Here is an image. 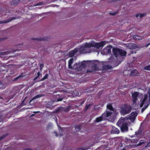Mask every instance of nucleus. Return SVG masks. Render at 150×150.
Masks as SVG:
<instances>
[{"mask_svg":"<svg viewBox=\"0 0 150 150\" xmlns=\"http://www.w3.org/2000/svg\"><path fill=\"white\" fill-rule=\"evenodd\" d=\"M112 52L116 58L119 56H125L126 55L127 52L117 47L113 48L112 50Z\"/></svg>","mask_w":150,"mask_h":150,"instance_id":"f257e3e1","label":"nucleus"},{"mask_svg":"<svg viewBox=\"0 0 150 150\" xmlns=\"http://www.w3.org/2000/svg\"><path fill=\"white\" fill-rule=\"evenodd\" d=\"M132 109V108L130 105L125 104L121 108L120 112L121 115H124L129 113L131 112Z\"/></svg>","mask_w":150,"mask_h":150,"instance_id":"f03ea898","label":"nucleus"},{"mask_svg":"<svg viewBox=\"0 0 150 150\" xmlns=\"http://www.w3.org/2000/svg\"><path fill=\"white\" fill-rule=\"evenodd\" d=\"M74 69L79 71H81L86 67V62L83 61L81 62L75 63L74 65Z\"/></svg>","mask_w":150,"mask_h":150,"instance_id":"7ed1b4c3","label":"nucleus"},{"mask_svg":"<svg viewBox=\"0 0 150 150\" xmlns=\"http://www.w3.org/2000/svg\"><path fill=\"white\" fill-rule=\"evenodd\" d=\"M131 146L130 145H126V144L124 143V142H121V143L119 145L118 148V150H128Z\"/></svg>","mask_w":150,"mask_h":150,"instance_id":"20e7f679","label":"nucleus"},{"mask_svg":"<svg viewBox=\"0 0 150 150\" xmlns=\"http://www.w3.org/2000/svg\"><path fill=\"white\" fill-rule=\"evenodd\" d=\"M25 75L21 73L19 76L14 79L13 81H17L18 82H20L24 81L25 79Z\"/></svg>","mask_w":150,"mask_h":150,"instance_id":"39448f33","label":"nucleus"},{"mask_svg":"<svg viewBox=\"0 0 150 150\" xmlns=\"http://www.w3.org/2000/svg\"><path fill=\"white\" fill-rule=\"evenodd\" d=\"M122 142H124V143H125L126 145H130L131 146L130 147H129V149L133 148V146L134 144H132L131 139H128L127 137L125 138V139H124L122 141Z\"/></svg>","mask_w":150,"mask_h":150,"instance_id":"423d86ee","label":"nucleus"},{"mask_svg":"<svg viewBox=\"0 0 150 150\" xmlns=\"http://www.w3.org/2000/svg\"><path fill=\"white\" fill-rule=\"evenodd\" d=\"M112 112L108 110H106L102 115L103 117V120H106L108 119V118L110 116Z\"/></svg>","mask_w":150,"mask_h":150,"instance_id":"0eeeda50","label":"nucleus"},{"mask_svg":"<svg viewBox=\"0 0 150 150\" xmlns=\"http://www.w3.org/2000/svg\"><path fill=\"white\" fill-rule=\"evenodd\" d=\"M127 125V123L124 122L120 126H119L121 132H123L128 131V128Z\"/></svg>","mask_w":150,"mask_h":150,"instance_id":"6e6552de","label":"nucleus"},{"mask_svg":"<svg viewBox=\"0 0 150 150\" xmlns=\"http://www.w3.org/2000/svg\"><path fill=\"white\" fill-rule=\"evenodd\" d=\"M129 119L132 122H133L135 120V118L137 115V113L136 111L133 112L130 114Z\"/></svg>","mask_w":150,"mask_h":150,"instance_id":"1a4fd4ad","label":"nucleus"},{"mask_svg":"<svg viewBox=\"0 0 150 150\" xmlns=\"http://www.w3.org/2000/svg\"><path fill=\"white\" fill-rule=\"evenodd\" d=\"M42 96V94H39L33 97V98L29 102L30 104H33L35 103V100H38L39 98Z\"/></svg>","mask_w":150,"mask_h":150,"instance_id":"9d476101","label":"nucleus"},{"mask_svg":"<svg viewBox=\"0 0 150 150\" xmlns=\"http://www.w3.org/2000/svg\"><path fill=\"white\" fill-rule=\"evenodd\" d=\"M139 95V93L137 91L135 92L134 93H132V100L134 103L136 102L137 100V97Z\"/></svg>","mask_w":150,"mask_h":150,"instance_id":"9b49d317","label":"nucleus"},{"mask_svg":"<svg viewBox=\"0 0 150 150\" xmlns=\"http://www.w3.org/2000/svg\"><path fill=\"white\" fill-rule=\"evenodd\" d=\"M94 46L93 44L92 43H86L84 45V46H82L81 48L83 50V51L86 50L85 48H90L91 47Z\"/></svg>","mask_w":150,"mask_h":150,"instance_id":"f8f14e48","label":"nucleus"},{"mask_svg":"<svg viewBox=\"0 0 150 150\" xmlns=\"http://www.w3.org/2000/svg\"><path fill=\"white\" fill-rule=\"evenodd\" d=\"M127 46L129 49L131 50L135 49L137 48L136 45L133 43H129L128 44Z\"/></svg>","mask_w":150,"mask_h":150,"instance_id":"ddd939ff","label":"nucleus"},{"mask_svg":"<svg viewBox=\"0 0 150 150\" xmlns=\"http://www.w3.org/2000/svg\"><path fill=\"white\" fill-rule=\"evenodd\" d=\"M16 18H15L14 17H13L12 18H10L7 20H5L3 21H0V24H1L2 23H7L8 22H9L15 19Z\"/></svg>","mask_w":150,"mask_h":150,"instance_id":"4468645a","label":"nucleus"},{"mask_svg":"<svg viewBox=\"0 0 150 150\" xmlns=\"http://www.w3.org/2000/svg\"><path fill=\"white\" fill-rule=\"evenodd\" d=\"M105 44L104 42H101L99 43L96 44L93 47H96L97 48H99L100 47H103Z\"/></svg>","mask_w":150,"mask_h":150,"instance_id":"2eb2a0df","label":"nucleus"},{"mask_svg":"<svg viewBox=\"0 0 150 150\" xmlns=\"http://www.w3.org/2000/svg\"><path fill=\"white\" fill-rule=\"evenodd\" d=\"M125 120V118L122 117H120L117 123V125L119 127L123 123H124Z\"/></svg>","mask_w":150,"mask_h":150,"instance_id":"dca6fc26","label":"nucleus"},{"mask_svg":"<svg viewBox=\"0 0 150 150\" xmlns=\"http://www.w3.org/2000/svg\"><path fill=\"white\" fill-rule=\"evenodd\" d=\"M138 74V71L136 69H134L130 71V73L129 74L131 76H137V74Z\"/></svg>","mask_w":150,"mask_h":150,"instance_id":"f3484780","label":"nucleus"},{"mask_svg":"<svg viewBox=\"0 0 150 150\" xmlns=\"http://www.w3.org/2000/svg\"><path fill=\"white\" fill-rule=\"evenodd\" d=\"M74 62V59L73 58H71L69 59L68 61V68L69 69H73L74 68V67H72L71 65Z\"/></svg>","mask_w":150,"mask_h":150,"instance_id":"a211bd4d","label":"nucleus"},{"mask_svg":"<svg viewBox=\"0 0 150 150\" xmlns=\"http://www.w3.org/2000/svg\"><path fill=\"white\" fill-rule=\"evenodd\" d=\"M148 97H149V99L148 100V101L149 102V103H150V91L149 92V95L148 94H145L144 95V98L143 100V102H145L147 100Z\"/></svg>","mask_w":150,"mask_h":150,"instance_id":"6ab92c4d","label":"nucleus"},{"mask_svg":"<svg viewBox=\"0 0 150 150\" xmlns=\"http://www.w3.org/2000/svg\"><path fill=\"white\" fill-rule=\"evenodd\" d=\"M111 132L112 134H118L120 132V131L117 128L115 127H112V130L111 131Z\"/></svg>","mask_w":150,"mask_h":150,"instance_id":"aec40b11","label":"nucleus"},{"mask_svg":"<svg viewBox=\"0 0 150 150\" xmlns=\"http://www.w3.org/2000/svg\"><path fill=\"white\" fill-rule=\"evenodd\" d=\"M111 48L109 47H107L105 48L103 50V52H104L105 54H107L110 53L111 52Z\"/></svg>","mask_w":150,"mask_h":150,"instance_id":"412c9836","label":"nucleus"},{"mask_svg":"<svg viewBox=\"0 0 150 150\" xmlns=\"http://www.w3.org/2000/svg\"><path fill=\"white\" fill-rule=\"evenodd\" d=\"M77 50L76 49H75L74 50L70 51L69 53V56L70 57H72L77 52Z\"/></svg>","mask_w":150,"mask_h":150,"instance_id":"4be33fe9","label":"nucleus"},{"mask_svg":"<svg viewBox=\"0 0 150 150\" xmlns=\"http://www.w3.org/2000/svg\"><path fill=\"white\" fill-rule=\"evenodd\" d=\"M133 39L136 40H141L142 39V37L137 35H135L133 36Z\"/></svg>","mask_w":150,"mask_h":150,"instance_id":"5701e85b","label":"nucleus"},{"mask_svg":"<svg viewBox=\"0 0 150 150\" xmlns=\"http://www.w3.org/2000/svg\"><path fill=\"white\" fill-rule=\"evenodd\" d=\"M145 141L141 140L137 144H134V145L133 146V147H136L138 146H140L142 145L143 144H144L145 143Z\"/></svg>","mask_w":150,"mask_h":150,"instance_id":"b1692460","label":"nucleus"},{"mask_svg":"<svg viewBox=\"0 0 150 150\" xmlns=\"http://www.w3.org/2000/svg\"><path fill=\"white\" fill-rule=\"evenodd\" d=\"M103 120V117L102 115L100 117L96 118L94 122H99Z\"/></svg>","mask_w":150,"mask_h":150,"instance_id":"393cba45","label":"nucleus"},{"mask_svg":"<svg viewBox=\"0 0 150 150\" xmlns=\"http://www.w3.org/2000/svg\"><path fill=\"white\" fill-rule=\"evenodd\" d=\"M99 62L97 61H94L93 62V64L92 67H94L96 69H98L99 65L100 64L98 63Z\"/></svg>","mask_w":150,"mask_h":150,"instance_id":"a878e982","label":"nucleus"},{"mask_svg":"<svg viewBox=\"0 0 150 150\" xmlns=\"http://www.w3.org/2000/svg\"><path fill=\"white\" fill-rule=\"evenodd\" d=\"M74 108L73 107V106L71 105L67 107H65L63 109L64 111L65 112H67L70 109H74Z\"/></svg>","mask_w":150,"mask_h":150,"instance_id":"bb28decb","label":"nucleus"},{"mask_svg":"<svg viewBox=\"0 0 150 150\" xmlns=\"http://www.w3.org/2000/svg\"><path fill=\"white\" fill-rule=\"evenodd\" d=\"M32 40H35L38 41H45L46 40V38L45 37H43L42 38H31Z\"/></svg>","mask_w":150,"mask_h":150,"instance_id":"cd10ccee","label":"nucleus"},{"mask_svg":"<svg viewBox=\"0 0 150 150\" xmlns=\"http://www.w3.org/2000/svg\"><path fill=\"white\" fill-rule=\"evenodd\" d=\"M42 74L40 73V71H38L37 74L36 76L33 79L34 81H35L37 79L40 78V77H42Z\"/></svg>","mask_w":150,"mask_h":150,"instance_id":"c85d7f7f","label":"nucleus"},{"mask_svg":"<svg viewBox=\"0 0 150 150\" xmlns=\"http://www.w3.org/2000/svg\"><path fill=\"white\" fill-rule=\"evenodd\" d=\"M107 108L111 111L114 110V108L111 104H108L107 105Z\"/></svg>","mask_w":150,"mask_h":150,"instance_id":"c756f323","label":"nucleus"},{"mask_svg":"<svg viewBox=\"0 0 150 150\" xmlns=\"http://www.w3.org/2000/svg\"><path fill=\"white\" fill-rule=\"evenodd\" d=\"M120 63L118 62L117 61H113L112 62V66L113 67L118 66Z\"/></svg>","mask_w":150,"mask_h":150,"instance_id":"7c9ffc66","label":"nucleus"},{"mask_svg":"<svg viewBox=\"0 0 150 150\" xmlns=\"http://www.w3.org/2000/svg\"><path fill=\"white\" fill-rule=\"evenodd\" d=\"M92 105V104L90 103L88 104H86L85 106V108L84 109V111L85 112H86L87 110L89 108H90V107Z\"/></svg>","mask_w":150,"mask_h":150,"instance_id":"2f4dec72","label":"nucleus"},{"mask_svg":"<svg viewBox=\"0 0 150 150\" xmlns=\"http://www.w3.org/2000/svg\"><path fill=\"white\" fill-rule=\"evenodd\" d=\"M49 76V74H46L45 76L41 79H40V80H39L38 81L40 82L41 81H43L47 79L48 77Z\"/></svg>","mask_w":150,"mask_h":150,"instance_id":"473e14b6","label":"nucleus"},{"mask_svg":"<svg viewBox=\"0 0 150 150\" xmlns=\"http://www.w3.org/2000/svg\"><path fill=\"white\" fill-rule=\"evenodd\" d=\"M3 69L2 68H0V74L2 73L3 74L6 73V72L7 71V70L6 69H5L6 68L5 67H3Z\"/></svg>","mask_w":150,"mask_h":150,"instance_id":"72a5a7b5","label":"nucleus"},{"mask_svg":"<svg viewBox=\"0 0 150 150\" xmlns=\"http://www.w3.org/2000/svg\"><path fill=\"white\" fill-rule=\"evenodd\" d=\"M132 144H137V143L139 142V140L137 139H131Z\"/></svg>","mask_w":150,"mask_h":150,"instance_id":"f704fd0d","label":"nucleus"},{"mask_svg":"<svg viewBox=\"0 0 150 150\" xmlns=\"http://www.w3.org/2000/svg\"><path fill=\"white\" fill-rule=\"evenodd\" d=\"M6 88L5 85L2 83L1 81H0V89H4Z\"/></svg>","mask_w":150,"mask_h":150,"instance_id":"c9c22d12","label":"nucleus"},{"mask_svg":"<svg viewBox=\"0 0 150 150\" xmlns=\"http://www.w3.org/2000/svg\"><path fill=\"white\" fill-rule=\"evenodd\" d=\"M81 127L80 125H77L75 127V129L76 131H79L81 129Z\"/></svg>","mask_w":150,"mask_h":150,"instance_id":"e433bc0d","label":"nucleus"},{"mask_svg":"<svg viewBox=\"0 0 150 150\" xmlns=\"http://www.w3.org/2000/svg\"><path fill=\"white\" fill-rule=\"evenodd\" d=\"M104 67L105 69H111L112 68L111 66L108 65H105Z\"/></svg>","mask_w":150,"mask_h":150,"instance_id":"4c0bfd02","label":"nucleus"},{"mask_svg":"<svg viewBox=\"0 0 150 150\" xmlns=\"http://www.w3.org/2000/svg\"><path fill=\"white\" fill-rule=\"evenodd\" d=\"M144 69L146 70L150 71V64L144 66Z\"/></svg>","mask_w":150,"mask_h":150,"instance_id":"58836bf2","label":"nucleus"},{"mask_svg":"<svg viewBox=\"0 0 150 150\" xmlns=\"http://www.w3.org/2000/svg\"><path fill=\"white\" fill-rule=\"evenodd\" d=\"M20 0H13V5H17Z\"/></svg>","mask_w":150,"mask_h":150,"instance_id":"ea45409f","label":"nucleus"},{"mask_svg":"<svg viewBox=\"0 0 150 150\" xmlns=\"http://www.w3.org/2000/svg\"><path fill=\"white\" fill-rule=\"evenodd\" d=\"M149 105V104H147L146 105H145V106H144V107L142 109L141 112H143L147 108V107Z\"/></svg>","mask_w":150,"mask_h":150,"instance_id":"a19ab883","label":"nucleus"},{"mask_svg":"<svg viewBox=\"0 0 150 150\" xmlns=\"http://www.w3.org/2000/svg\"><path fill=\"white\" fill-rule=\"evenodd\" d=\"M59 132H60V136H63V130L62 129V128L61 127H60L59 129Z\"/></svg>","mask_w":150,"mask_h":150,"instance_id":"79ce46f5","label":"nucleus"},{"mask_svg":"<svg viewBox=\"0 0 150 150\" xmlns=\"http://www.w3.org/2000/svg\"><path fill=\"white\" fill-rule=\"evenodd\" d=\"M146 15V13H139V17L140 18H142L145 16Z\"/></svg>","mask_w":150,"mask_h":150,"instance_id":"37998d69","label":"nucleus"},{"mask_svg":"<svg viewBox=\"0 0 150 150\" xmlns=\"http://www.w3.org/2000/svg\"><path fill=\"white\" fill-rule=\"evenodd\" d=\"M57 101H61L62 100H63V97H62V98H57Z\"/></svg>","mask_w":150,"mask_h":150,"instance_id":"c03bdc74","label":"nucleus"},{"mask_svg":"<svg viewBox=\"0 0 150 150\" xmlns=\"http://www.w3.org/2000/svg\"><path fill=\"white\" fill-rule=\"evenodd\" d=\"M141 132L139 131H138L137 132H135V134L136 135H139L141 133Z\"/></svg>","mask_w":150,"mask_h":150,"instance_id":"a18cd8bd","label":"nucleus"},{"mask_svg":"<svg viewBox=\"0 0 150 150\" xmlns=\"http://www.w3.org/2000/svg\"><path fill=\"white\" fill-rule=\"evenodd\" d=\"M5 137V136L4 135H2L0 137V141L3 139Z\"/></svg>","mask_w":150,"mask_h":150,"instance_id":"49530a36","label":"nucleus"},{"mask_svg":"<svg viewBox=\"0 0 150 150\" xmlns=\"http://www.w3.org/2000/svg\"><path fill=\"white\" fill-rule=\"evenodd\" d=\"M145 103V102H143V101H142V103H141L140 105V107H142L143 106Z\"/></svg>","mask_w":150,"mask_h":150,"instance_id":"de8ad7c7","label":"nucleus"},{"mask_svg":"<svg viewBox=\"0 0 150 150\" xmlns=\"http://www.w3.org/2000/svg\"><path fill=\"white\" fill-rule=\"evenodd\" d=\"M44 67V65L43 64H41L40 65V68H43Z\"/></svg>","mask_w":150,"mask_h":150,"instance_id":"09e8293b","label":"nucleus"},{"mask_svg":"<svg viewBox=\"0 0 150 150\" xmlns=\"http://www.w3.org/2000/svg\"><path fill=\"white\" fill-rule=\"evenodd\" d=\"M117 12H115L113 13H110V14L111 15H112L113 16H115V15H116L117 14Z\"/></svg>","mask_w":150,"mask_h":150,"instance_id":"8fccbe9b","label":"nucleus"},{"mask_svg":"<svg viewBox=\"0 0 150 150\" xmlns=\"http://www.w3.org/2000/svg\"><path fill=\"white\" fill-rule=\"evenodd\" d=\"M86 149L84 148H79L78 150H86Z\"/></svg>","mask_w":150,"mask_h":150,"instance_id":"3c124183","label":"nucleus"},{"mask_svg":"<svg viewBox=\"0 0 150 150\" xmlns=\"http://www.w3.org/2000/svg\"><path fill=\"white\" fill-rule=\"evenodd\" d=\"M42 4H41V2H38L36 4V6L41 5Z\"/></svg>","mask_w":150,"mask_h":150,"instance_id":"603ef678","label":"nucleus"},{"mask_svg":"<svg viewBox=\"0 0 150 150\" xmlns=\"http://www.w3.org/2000/svg\"><path fill=\"white\" fill-rule=\"evenodd\" d=\"M139 13H137V14L136 15H135V17H136V18H138L139 16Z\"/></svg>","mask_w":150,"mask_h":150,"instance_id":"864d4df0","label":"nucleus"},{"mask_svg":"<svg viewBox=\"0 0 150 150\" xmlns=\"http://www.w3.org/2000/svg\"><path fill=\"white\" fill-rule=\"evenodd\" d=\"M150 45V43H148L146 45V47H147Z\"/></svg>","mask_w":150,"mask_h":150,"instance_id":"5fc2aeb1","label":"nucleus"},{"mask_svg":"<svg viewBox=\"0 0 150 150\" xmlns=\"http://www.w3.org/2000/svg\"><path fill=\"white\" fill-rule=\"evenodd\" d=\"M54 133L55 134V135L57 136V132H56L55 131H54Z\"/></svg>","mask_w":150,"mask_h":150,"instance_id":"6e6d98bb","label":"nucleus"},{"mask_svg":"<svg viewBox=\"0 0 150 150\" xmlns=\"http://www.w3.org/2000/svg\"><path fill=\"white\" fill-rule=\"evenodd\" d=\"M24 150H31L30 149L27 148L24 149Z\"/></svg>","mask_w":150,"mask_h":150,"instance_id":"4d7b16f0","label":"nucleus"},{"mask_svg":"<svg viewBox=\"0 0 150 150\" xmlns=\"http://www.w3.org/2000/svg\"><path fill=\"white\" fill-rule=\"evenodd\" d=\"M43 69V68H40V70L41 71Z\"/></svg>","mask_w":150,"mask_h":150,"instance_id":"13d9d810","label":"nucleus"},{"mask_svg":"<svg viewBox=\"0 0 150 150\" xmlns=\"http://www.w3.org/2000/svg\"><path fill=\"white\" fill-rule=\"evenodd\" d=\"M34 113H37L38 112H40L39 111H38V112H34Z\"/></svg>","mask_w":150,"mask_h":150,"instance_id":"bf43d9fd","label":"nucleus"},{"mask_svg":"<svg viewBox=\"0 0 150 150\" xmlns=\"http://www.w3.org/2000/svg\"><path fill=\"white\" fill-rule=\"evenodd\" d=\"M35 114H32L30 116V117H32Z\"/></svg>","mask_w":150,"mask_h":150,"instance_id":"052dcab7","label":"nucleus"},{"mask_svg":"<svg viewBox=\"0 0 150 150\" xmlns=\"http://www.w3.org/2000/svg\"><path fill=\"white\" fill-rule=\"evenodd\" d=\"M24 100H23L22 101V104H24Z\"/></svg>","mask_w":150,"mask_h":150,"instance_id":"680f3d73","label":"nucleus"},{"mask_svg":"<svg viewBox=\"0 0 150 150\" xmlns=\"http://www.w3.org/2000/svg\"><path fill=\"white\" fill-rule=\"evenodd\" d=\"M0 98H1V97H0Z\"/></svg>","mask_w":150,"mask_h":150,"instance_id":"e2e57ef3","label":"nucleus"},{"mask_svg":"<svg viewBox=\"0 0 150 150\" xmlns=\"http://www.w3.org/2000/svg\"><path fill=\"white\" fill-rule=\"evenodd\" d=\"M58 96H59V95Z\"/></svg>","mask_w":150,"mask_h":150,"instance_id":"0e129e2a","label":"nucleus"},{"mask_svg":"<svg viewBox=\"0 0 150 150\" xmlns=\"http://www.w3.org/2000/svg\"><path fill=\"white\" fill-rule=\"evenodd\" d=\"M37 69V68H36L35 69Z\"/></svg>","mask_w":150,"mask_h":150,"instance_id":"69168bd1","label":"nucleus"},{"mask_svg":"<svg viewBox=\"0 0 150 150\" xmlns=\"http://www.w3.org/2000/svg\"><path fill=\"white\" fill-rule=\"evenodd\" d=\"M149 50H150V48H149Z\"/></svg>","mask_w":150,"mask_h":150,"instance_id":"338daca9","label":"nucleus"}]
</instances>
